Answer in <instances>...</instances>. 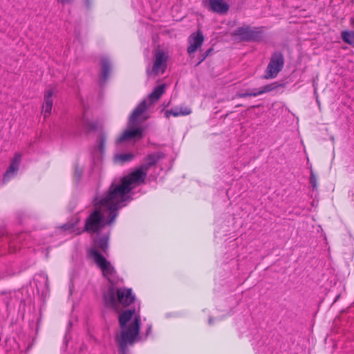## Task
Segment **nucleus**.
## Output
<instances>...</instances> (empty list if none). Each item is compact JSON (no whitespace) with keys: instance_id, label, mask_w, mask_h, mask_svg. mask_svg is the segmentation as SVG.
<instances>
[{"instance_id":"f257e3e1","label":"nucleus","mask_w":354,"mask_h":354,"mask_svg":"<svg viewBox=\"0 0 354 354\" xmlns=\"http://www.w3.org/2000/svg\"><path fill=\"white\" fill-rule=\"evenodd\" d=\"M116 180H113L107 193L102 197L96 196L94 200L95 209L86 218L84 231L91 233L99 232L106 225L114 222L118 210L125 206L130 200V196L121 193Z\"/></svg>"},{"instance_id":"f03ea898","label":"nucleus","mask_w":354,"mask_h":354,"mask_svg":"<svg viewBox=\"0 0 354 354\" xmlns=\"http://www.w3.org/2000/svg\"><path fill=\"white\" fill-rule=\"evenodd\" d=\"M120 333L115 337L122 354H127V346L140 340V317L135 308L123 311L119 315Z\"/></svg>"},{"instance_id":"7ed1b4c3","label":"nucleus","mask_w":354,"mask_h":354,"mask_svg":"<svg viewBox=\"0 0 354 354\" xmlns=\"http://www.w3.org/2000/svg\"><path fill=\"white\" fill-rule=\"evenodd\" d=\"M164 157L165 154L162 152L149 154L145 158V162L140 167L128 176L122 177L119 181L116 180V185L120 188L121 193L124 192L127 196H129L130 192L136 185L145 181L149 168Z\"/></svg>"},{"instance_id":"20e7f679","label":"nucleus","mask_w":354,"mask_h":354,"mask_svg":"<svg viewBox=\"0 0 354 354\" xmlns=\"http://www.w3.org/2000/svg\"><path fill=\"white\" fill-rule=\"evenodd\" d=\"M104 302L107 306L115 308L118 303L124 306H129L135 299L131 288H120L115 290L111 286L104 295Z\"/></svg>"},{"instance_id":"39448f33","label":"nucleus","mask_w":354,"mask_h":354,"mask_svg":"<svg viewBox=\"0 0 354 354\" xmlns=\"http://www.w3.org/2000/svg\"><path fill=\"white\" fill-rule=\"evenodd\" d=\"M90 254L102 272V276L113 286L120 281L114 266L97 250L91 249Z\"/></svg>"},{"instance_id":"423d86ee","label":"nucleus","mask_w":354,"mask_h":354,"mask_svg":"<svg viewBox=\"0 0 354 354\" xmlns=\"http://www.w3.org/2000/svg\"><path fill=\"white\" fill-rule=\"evenodd\" d=\"M284 65L283 55L280 52L274 53L270 57L263 78L266 80L275 78L282 70Z\"/></svg>"},{"instance_id":"0eeeda50","label":"nucleus","mask_w":354,"mask_h":354,"mask_svg":"<svg viewBox=\"0 0 354 354\" xmlns=\"http://www.w3.org/2000/svg\"><path fill=\"white\" fill-rule=\"evenodd\" d=\"M168 55L162 50H157L154 53L153 64L151 69H147L149 76H156L165 73L167 68Z\"/></svg>"},{"instance_id":"6e6552de","label":"nucleus","mask_w":354,"mask_h":354,"mask_svg":"<svg viewBox=\"0 0 354 354\" xmlns=\"http://www.w3.org/2000/svg\"><path fill=\"white\" fill-rule=\"evenodd\" d=\"M234 35L243 41H259L261 39L263 32L259 28H251L249 26L237 28Z\"/></svg>"},{"instance_id":"1a4fd4ad","label":"nucleus","mask_w":354,"mask_h":354,"mask_svg":"<svg viewBox=\"0 0 354 354\" xmlns=\"http://www.w3.org/2000/svg\"><path fill=\"white\" fill-rule=\"evenodd\" d=\"M204 36L201 30L191 34L188 38L189 46L187 49L188 54L192 55L201 48L204 42Z\"/></svg>"},{"instance_id":"9d476101","label":"nucleus","mask_w":354,"mask_h":354,"mask_svg":"<svg viewBox=\"0 0 354 354\" xmlns=\"http://www.w3.org/2000/svg\"><path fill=\"white\" fill-rule=\"evenodd\" d=\"M55 94L53 88H48L45 91L44 95V103L42 104L41 113L44 118L50 116L53 104V96Z\"/></svg>"},{"instance_id":"9b49d317","label":"nucleus","mask_w":354,"mask_h":354,"mask_svg":"<svg viewBox=\"0 0 354 354\" xmlns=\"http://www.w3.org/2000/svg\"><path fill=\"white\" fill-rule=\"evenodd\" d=\"M21 161V155L19 153H16L13 159L11 161L10 165L5 173L3 178L4 183L10 180L13 178L19 170V165Z\"/></svg>"},{"instance_id":"f8f14e48","label":"nucleus","mask_w":354,"mask_h":354,"mask_svg":"<svg viewBox=\"0 0 354 354\" xmlns=\"http://www.w3.org/2000/svg\"><path fill=\"white\" fill-rule=\"evenodd\" d=\"M142 132L143 129L141 127L127 129L117 139L116 143L120 144L135 138H141L142 137Z\"/></svg>"},{"instance_id":"ddd939ff","label":"nucleus","mask_w":354,"mask_h":354,"mask_svg":"<svg viewBox=\"0 0 354 354\" xmlns=\"http://www.w3.org/2000/svg\"><path fill=\"white\" fill-rule=\"evenodd\" d=\"M148 104L146 100H142L134 109L129 120V127H133L138 124V118L146 111Z\"/></svg>"},{"instance_id":"4468645a","label":"nucleus","mask_w":354,"mask_h":354,"mask_svg":"<svg viewBox=\"0 0 354 354\" xmlns=\"http://www.w3.org/2000/svg\"><path fill=\"white\" fill-rule=\"evenodd\" d=\"M210 9L218 14L227 13L229 10V5L224 0H209Z\"/></svg>"},{"instance_id":"2eb2a0df","label":"nucleus","mask_w":354,"mask_h":354,"mask_svg":"<svg viewBox=\"0 0 354 354\" xmlns=\"http://www.w3.org/2000/svg\"><path fill=\"white\" fill-rule=\"evenodd\" d=\"M165 91V84H160L153 88L148 95L149 105L158 101Z\"/></svg>"},{"instance_id":"dca6fc26","label":"nucleus","mask_w":354,"mask_h":354,"mask_svg":"<svg viewBox=\"0 0 354 354\" xmlns=\"http://www.w3.org/2000/svg\"><path fill=\"white\" fill-rule=\"evenodd\" d=\"M192 113V109L188 106L176 107L174 109L167 110L165 113V117L169 118L171 115L178 117L180 115H188Z\"/></svg>"},{"instance_id":"f3484780","label":"nucleus","mask_w":354,"mask_h":354,"mask_svg":"<svg viewBox=\"0 0 354 354\" xmlns=\"http://www.w3.org/2000/svg\"><path fill=\"white\" fill-rule=\"evenodd\" d=\"M102 74L101 78L103 82L106 81L111 71V65L107 58L103 57L101 59Z\"/></svg>"},{"instance_id":"a211bd4d","label":"nucleus","mask_w":354,"mask_h":354,"mask_svg":"<svg viewBox=\"0 0 354 354\" xmlns=\"http://www.w3.org/2000/svg\"><path fill=\"white\" fill-rule=\"evenodd\" d=\"M134 157L135 155L131 153L115 154L114 156V162L116 163L123 164L132 160Z\"/></svg>"},{"instance_id":"6ab92c4d","label":"nucleus","mask_w":354,"mask_h":354,"mask_svg":"<svg viewBox=\"0 0 354 354\" xmlns=\"http://www.w3.org/2000/svg\"><path fill=\"white\" fill-rule=\"evenodd\" d=\"M280 86L281 85L279 84L277 82H272L271 84H266L258 89L257 94L258 95H259L263 93L271 92L274 89L277 88Z\"/></svg>"},{"instance_id":"aec40b11","label":"nucleus","mask_w":354,"mask_h":354,"mask_svg":"<svg viewBox=\"0 0 354 354\" xmlns=\"http://www.w3.org/2000/svg\"><path fill=\"white\" fill-rule=\"evenodd\" d=\"M95 244L96 247L100 249L102 252H106L109 245H108V238L102 237L95 241Z\"/></svg>"},{"instance_id":"412c9836","label":"nucleus","mask_w":354,"mask_h":354,"mask_svg":"<svg viewBox=\"0 0 354 354\" xmlns=\"http://www.w3.org/2000/svg\"><path fill=\"white\" fill-rule=\"evenodd\" d=\"M342 38L344 42L354 46V31H343Z\"/></svg>"},{"instance_id":"4be33fe9","label":"nucleus","mask_w":354,"mask_h":354,"mask_svg":"<svg viewBox=\"0 0 354 354\" xmlns=\"http://www.w3.org/2000/svg\"><path fill=\"white\" fill-rule=\"evenodd\" d=\"M106 142V137L104 135H101L100 140H99V144H98V150L100 153H103L104 151V145Z\"/></svg>"},{"instance_id":"5701e85b","label":"nucleus","mask_w":354,"mask_h":354,"mask_svg":"<svg viewBox=\"0 0 354 354\" xmlns=\"http://www.w3.org/2000/svg\"><path fill=\"white\" fill-rule=\"evenodd\" d=\"M236 96L240 98H244L246 97H257L258 96L257 91L256 92H245V93H239Z\"/></svg>"},{"instance_id":"b1692460","label":"nucleus","mask_w":354,"mask_h":354,"mask_svg":"<svg viewBox=\"0 0 354 354\" xmlns=\"http://www.w3.org/2000/svg\"><path fill=\"white\" fill-rule=\"evenodd\" d=\"M317 183V179L315 174L313 172H311L310 176V183L311 186L313 187V189L316 188Z\"/></svg>"},{"instance_id":"393cba45","label":"nucleus","mask_w":354,"mask_h":354,"mask_svg":"<svg viewBox=\"0 0 354 354\" xmlns=\"http://www.w3.org/2000/svg\"><path fill=\"white\" fill-rule=\"evenodd\" d=\"M58 2L62 4L71 3L73 0H57Z\"/></svg>"},{"instance_id":"a878e982","label":"nucleus","mask_w":354,"mask_h":354,"mask_svg":"<svg viewBox=\"0 0 354 354\" xmlns=\"http://www.w3.org/2000/svg\"><path fill=\"white\" fill-rule=\"evenodd\" d=\"M151 325H149L147 328V330H146L145 337H147L151 333Z\"/></svg>"},{"instance_id":"bb28decb","label":"nucleus","mask_w":354,"mask_h":354,"mask_svg":"<svg viewBox=\"0 0 354 354\" xmlns=\"http://www.w3.org/2000/svg\"><path fill=\"white\" fill-rule=\"evenodd\" d=\"M207 57L205 55V54L203 53V55H201V58L200 59V61L196 64V66L199 65L203 60L205 59Z\"/></svg>"},{"instance_id":"cd10ccee","label":"nucleus","mask_w":354,"mask_h":354,"mask_svg":"<svg viewBox=\"0 0 354 354\" xmlns=\"http://www.w3.org/2000/svg\"><path fill=\"white\" fill-rule=\"evenodd\" d=\"M73 227V226H71V225H66V224L62 226V228L65 230H71Z\"/></svg>"},{"instance_id":"c85d7f7f","label":"nucleus","mask_w":354,"mask_h":354,"mask_svg":"<svg viewBox=\"0 0 354 354\" xmlns=\"http://www.w3.org/2000/svg\"><path fill=\"white\" fill-rule=\"evenodd\" d=\"M212 50H213L212 48L208 49L205 53H204L206 57L209 56L211 54V53L212 52Z\"/></svg>"},{"instance_id":"c756f323","label":"nucleus","mask_w":354,"mask_h":354,"mask_svg":"<svg viewBox=\"0 0 354 354\" xmlns=\"http://www.w3.org/2000/svg\"><path fill=\"white\" fill-rule=\"evenodd\" d=\"M75 174H76L77 177L79 178L81 176L82 171L81 170L78 171L77 169H76Z\"/></svg>"},{"instance_id":"7c9ffc66","label":"nucleus","mask_w":354,"mask_h":354,"mask_svg":"<svg viewBox=\"0 0 354 354\" xmlns=\"http://www.w3.org/2000/svg\"><path fill=\"white\" fill-rule=\"evenodd\" d=\"M209 324H212V317H210V318L209 319Z\"/></svg>"}]
</instances>
